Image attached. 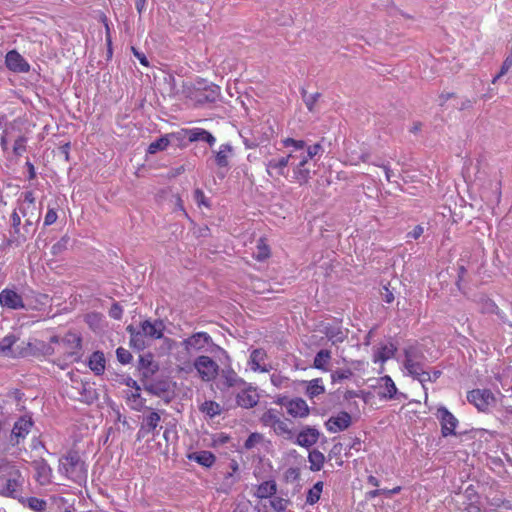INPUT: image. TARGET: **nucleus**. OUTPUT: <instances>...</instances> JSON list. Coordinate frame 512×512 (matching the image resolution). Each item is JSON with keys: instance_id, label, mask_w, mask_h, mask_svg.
Returning a JSON list of instances; mask_svg holds the SVG:
<instances>
[{"instance_id": "f257e3e1", "label": "nucleus", "mask_w": 512, "mask_h": 512, "mask_svg": "<svg viewBox=\"0 0 512 512\" xmlns=\"http://www.w3.org/2000/svg\"><path fill=\"white\" fill-rule=\"evenodd\" d=\"M186 95L195 103L203 105L216 102L221 95V89L218 85L206 79L197 78L187 87Z\"/></svg>"}, {"instance_id": "f03ea898", "label": "nucleus", "mask_w": 512, "mask_h": 512, "mask_svg": "<svg viewBox=\"0 0 512 512\" xmlns=\"http://www.w3.org/2000/svg\"><path fill=\"white\" fill-rule=\"evenodd\" d=\"M59 470L76 483H81L87 478L85 463L77 451H69L62 457Z\"/></svg>"}, {"instance_id": "7ed1b4c3", "label": "nucleus", "mask_w": 512, "mask_h": 512, "mask_svg": "<svg viewBox=\"0 0 512 512\" xmlns=\"http://www.w3.org/2000/svg\"><path fill=\"white\" fill-rule=\"evenodd\" d=\"M33 426L34 421L31 414H25L19 417L15 421L11 430L9 436V445L16 447L23 443Z\"/></svg>"}, {"instance_id": "20e7f679", "label": "nucleus", "mask_w": 512, "mask_h": 512, "mask_svg": "<svg viewBox=\"0 0 512 512\" xmlns=\"http://www.w3.org/2000/svg\"><path fill=\"white\" fill-rule=\"evenodd\" d=\"M17 341L18 337L14 334H8L4 338L0 339V355L9 358L26 357L30 354L34 356L37 355L36 352L28 351L32 350L31 343H27V347L25 348H14V345Z\"/></svg>"}, {"instance_id": "39448f33", "label": "nucleus", "mask_w": 512, "mask_h": 512, "mask_svg": "<svg viewBox=\"0 0 512 512\" xmlns=\"http://www.w3.org/2000/svg\"><path fill=\"white\" fill-rule=\"evenodd\" d=\"M193 366L204 382L213 381L219 374V365L209 356H198L194 360Z\"/></svg>"}, {"instance_id": "423d86ee", "label": "nucleus", "mask_w": 512, "mask_h": 512, "mask_svg": "<svg viewBox=\"0 0 512 512\" xmlns=\"http://www.w3.org/2000/svg\"><path fill=\"white\" fill-rule=\"evenodd\" d=\"M467 400L482 412H486L496 405V398L489 389H474L469 391Z\"/></svg>"}, {"instance_id": "0eeeda50", "label": "nucleus", "mask_w": 512, "mask_h": 512, "mask_svg": "<svg viewBox=\"0 0 512 512\" xmlns=\"http://www.w3.org/2000/svg\"><path fill=\"white\" fill-rule=\"evenodd\" d=\"M206 345H212L215 349L225 354L228 358L227 352L220 346L213 343L211 336L207 332L194 333L189 338L184 339L182 342V346L186 351H190L191 349L201 350Z\"/></svg>"}, {"instance_id": "6e6552de", "label": "nucleus", "mask_w": 512, "mask_h": 512, "mask_svg": "<svg viewBox=\"0 0 512 512\" xmlns=\"http://www.w3.org/2000/svg\"><path fill=\"white\" fill-rule=\"evenodd\" d=\"M299 156L298 160L290 162L293 172L292 179L299 185H305L311 179L310 160L304 154Z\"/></svg>"}, {"instance_id": "1a4fd4ad", "label": "nucleus", "mask_w": 512, "mask_h": 512, "mask_svg": "<svg viewBox=\"0 0 512 512\" xmlns=\"http://www.w3.org/2000/svg\"><path fill=\"white\" fill-rule=\"evenodd\" d=\"M436 417L440 422L443 437L456 435L455 429L459 421L445 406H440L437 409Z\"/></svg>"}, {"instance_id": "9d476101", "label": "nucleus", "mask_w": 512, "mask_h": 512, "mask_svg": "<svg viewBox=\"0 0 512 512\" xmlns=\"http://www.w3.org/2000/svg\"><path fill=\"white\" fill-rule=\"evenodd\" d=\"M213 153L214 164L219 169L218 176L224 178L225 172H221V170L225 169L226 171H228L230 167V159L234 155V148L230 143H224L219 146V149L217 151H213Z\"/></svg>"}, {"instance_id": "9b49d317", "label": "nucleus", "mask_w": 512, "mask_h": 512, "mask_svg": "<svg viewBox=\"0 0 512 512\" xmlns=\"http://www.w3.org/2000/svg\"><path fill=\"white\" fill-rule=\"evenodd\" d=\"M289 156H280L265 162L266 173L269 177L277 179L280 176L288 177Z\"/></svg>"}, {"instance_id": "f8f14e48", "label": "nucleus", "mask_w": 512, "mask_h": 512, "mask_svg": "<svg viewBox=\"0 0 512 512\" xmlns=\"http://www.w3.org/2000/svg\"><path fill=\"white\" fill-rule=\"evenodd\" d=\"M0 306L10 310L25 308L22 296L15 289L5 288L0 292Z\"/></svg>"}, {"instance_id": "ddd939ff", "label": "nucleus", "mask_w": 512, "mask_h": 512, "mask_svg": "<svg viewBox=\"0 0 512 512\" xmlns=\"http://www.w3.org/2000/svg\"><path fill=\"white\" fill-rule=\"evenodd\" d=\"M229 471L224 474V477L219 484L218 490L222 493L229 494L235 484L240 480L239 464L236 460H231L229 463Z\"/></svg>"}, {"instance_id": "4468645a", "label": "nucleus", "mask_w": 512, "mask_h": 512, "mask_svg": "<svg viewBox=\"0 0 512 512\" xmlns=\"http://www.w3.org/2000/svg\"><path fill=\"white\" fill-rule=\"evenodd\" d=\"M320 437V432L317 428L312 426H305L297 434L294 443L303 448L309 449L315 445Z\"/></svg>"}, {"instance_id": "2eb2a0df", "label": "nucleus", "mask_w": 512, "mask_h": 512, "mask_svg": "<svg viewBox=\"0 0 512 512\" xmlns=\"http://www.w3.org/2000/svg\"><path fill=\"white\" fill-rule=\"evenodd\" d=\"M61 345L65 348L68 356L74 357L75 360L80 358V350L82 349V338L80 335L68 332L61 339Z\"/></svg>"}, {"instance_id": "dca6fc26", "label": "nucleus", "mask_w": 512, "mask_h": 512, "mask_svg": "<svg viewBox=\"0 0 512 512\" xmlns=\"http://www.w3.org/2000/svg\"><path fill=\"white\" fill-rule=\"evenodd\" d=\"M352 423L351 415L346 411H341L337 416L330 417L326 423V429L331 433L344 431L350 427Z\"/></svg>"}, {"instance_id": "f3484780", "label": "nucleus", "mask_w": 512, "mask_h": 512, "mask_svg": "<svg viewBox=\"0 0 512 512\" xmlns=\"http://www.w3.org/2000/svg\"><path fill=\"white\" fill-rule=\"evenodd\" d=\"M241 391L236 395V402L238 406L242 408H253L259 401V395L256 390L247 384V386H241Z\"/></svg>"}, {"instance_id": "a211bd4d", "label": "nucleus", "mask_w": 512, "mask_h": 512, "mask_svg": "<svg viewBox=\"0 0 512 512\" xmlns=\"http://www.w3.org/2000/svg\"><path fill=\"white\" fill-rule=\"evenodd\" d=\"M5 64L13 72L27 73L30 70L29 63L16 50H11L6 54Z\"/></svg>"}, {"instance_id": "6ab92c4d", "label": "nucleus", "mask_w": 512, "mask_h": 512, "mask_svg": "<svg viewBox=\"0 0 512 512\" xmlns=\"http://www.w3.org/2000/svg\"><path fill=\"white\" fill-rule=\"evenodd\" d=\"M281 144L284 148L288 149L285 156H289L290 162L298 160L300 158L299 155H303L302 152H305L306 142L304 140L286 137L281 140Z\"/></svg>"}, {"instance_id": "aec40b11", "label": "nucleus", "mask_w": 512, "mask_h": 512, "mask_svg": "<svg viewBox=\"0 0 512 512\" xmlns=\"http://www.w3.org/2000/svg\"><path fill=\"white\" fill-rule=\"evenodd\" d=\"M322 333L332 344L342 343L348 336V330L344 329L340 323L322 325Z\"/></svg>"}, {"instance_id": "412c9836", "label": "nucleus", "mask_w": 512, "mask_h": 512, "mask_svg": "<svg viewBox=\"0 0 512 512\" xmlns=\"http://www.w3.org/2000/svg\"><path fill=\"white\" fill-rule=\"evenodd\" d=\"M138 369L142 377L148 379L159 370V366L153 360V355L151 353H147L139 356Z\"/></svg>"}, {"instance_id": "4be33fe9", "label": "nucleus", "mask_w": 512, "mask_h": 512, "mask_svg": "<svg viewBox=\"0 0 512 512\" xmlns=\"http://www.w3.org/2000/svg\"><path fill=\"white\" fill-rule=\"evenodd\" d=\"M287 413L294 418H304L309 415V407L306 401L302 398H294L290 399V402L287 403Z\"/></svg>"}, {"instance_id": "5701e85b", "label": "nucleus", "mask_w": 512, "mask_h": 512, "mask_svg": "<svg viewBox=\"0 0 512 512\" xmlns=\"http://www.w3.org/2000/svg\"><path fill=\"white\" fill-rule=\"evenodd\" d=\"M224 388L247 386V383L240 378L237 373L231 368H223L220 372Z\"/></svg>"}, {"instance_id": "b1692460", "label": "nucleus", "mask_w": 512, "mask_h": 512, "mask_svg": "<svg viewBox=\"0 0 512 512\" xmlns=\"http://www.w3.org/2000/svg\"><path fill=\"white\" fill-rule=\"evenodd\" d=\"M33 468L36 471V479L41 484L50 482L52 469L45 459L36 460L32 463Z\"/></svg>"}, {"instance_id": "393cba45", "label": "nucleus", "mask_w": 512, "mask_h": 512, "mask_svg": "<svg viewBox=\"0 0 512 512\" xmlns=\"http://www.w3.org/2000/svg\"><path fill=\"white\" fill-rule=\"evenodd\" d=\"M187 458L190 461H195L199 465L206 467V468H210L211 466H213V464L216 461L215 455L211 451H208V450H202V451H196V452L189 453Z\"/></svg>"}, {"instance_id": "a878e982", "label": "nucleus", "mask_w": 512, "mask_h": 512, "mask_svg": "<svg viewBox=\"0 0 512 512\" xmlns=\"http://www.w3.org/2000/svg\"><path fill=\"white\" fill-rule=\"evenodd\" d=\"M79 385L80 387H76L80 394L78 400L87 404H92L98 399V393L96 389H94L89 382L81 381Z\"/></svg>"}, {"instance_id": "bb28decb", "label": "nucleus", "mask_w": 512, "mask_h": 512, "mask_svg": "<svg viewBox=\"0 0 512 512\" xmlns=\"http://www.w3.org/2000/svg\"><path fill=\"white\" fill-rule=\"evenodd\" d=\"M463 498L467 502V509L469 512H481L480 506H479V494L476 491L475 487L473 485H469L464 493Z\"/></svg>"}, {"instance_id": "cd10ccee", "label": "nucleus", "mask_w": 512, "mask_h": 512, "mask_svg": "<svg viewBox=\"0 0 512 512\" xmlns=\"http://www.w3.org/2000/svg\"><path fill=\"white\" fill-rule=\"evenodd\" d=\"M105 356L101 351H95L91 354L88 361L89 368L95 373V375H102L105 371Z\"/></svg>"}, {"instance_id": "c85d7f7f", "label": "nucleus", "mask_w": 512, "mask_h": 512, "mask_svg": "<svg viewBox=\"0 0 512 512\" xmlns=\"http://www.w3.org/2000/svg\"><path fill=\"white\" fill-rule=\"evenodd\" d=\"M188 139L191 142L203 141L213 146L216 142L215 137L207 130L202 128H193L188 131Z\"/></svg>"}, {"instance_id": "c756f323", "label": "nucleus", "mask_w": 512, "mask_h": 512, "mask_svg": "<svg viewBox=\"0 0 512 512\" xmlns=\"http://www.w3.org/2000/svg\"><path fill=\"white\" fill-rule=\"evenodd\" d=\"M404 365L409 363L423 362L425 355L417 345H409L404 348Z\"/></svg>"}, {"instance_id": "7c9ffc66", "label": "nucleus", "mask_w": 512, "mask_h": 512, "mask_svg": "<svg viewBox=\"0 0 512 512\" xmlns=\"http://www.w3.org/2000/svg\"><path fill=\"white\" fill-rule=\"evenodd\" d=\"M397 347L393 343L382 344L374 354V362H386L394 357Z\"/></svg>"}, {"instance_id": "2f4dec72", "label": "nucleus", "mask_w": 512, "mask_h": 512, "mask_svg": "<svg viewBox=\"0 0 512 512\" xmlns=\"http://www.w3.org/2000/svg\"><path fill=\"white\" fill-rule=\"evenodd\" d=\"M277 492V484L274 480H268L258 485L255 495L260 499L271 498Z\"/></svg>"}, {"instance_id": "473e14b6", "label": "nucleus", "mask_w": 512, "mask_h": 512, "mask_svg": "<svg viewBox=\"0 0 512 512\" xmlns=\"http://www.w3.org/2000/svg\"><path fill=\"white\" fill-rule=\"evenodd\" d=\"M18 481L15 478L4 479L0 477V494L9 497H16Z\"/></svg>"}, {"instance_id": "72a5a7b5", "label": "nucleus", "mask_w": 512, "mask_h": 512, "mask_svg": "<svg viewBox=\"0 0 512 512\" xmlns=\"http://www.w3.org/2000/svg\"><path fill=\"white\" fill-rule=\"evenodd\" d=\"M308 461L310 463V470L313 472L320 471L325 463V456L317 449L309 451Z\"/></svg>"}, {"instance_id": "f704fd0d", "label": "nucleus", "mask_w": 512, "mask_h": 512, "mask_svg": "<svg viewBox=\"0 0 512 512\" xmlns=\"http://www.w3.org/2000/svg\"><path fill=\"white\" fill-rule=\"evenodd\" d=\"M331 360V352L327 349H322L317 352V354L314 357L313 361V367L322 370V371H328L327 365L329 361Z\"/></svg>"}, {"instance_id": "c9c22d12", "label": "nucleus", "mask_w": 512, "mask_h": 512, "mask_svg": "<svg viewBox=\"0 0 512 512\" xmlns=\"http://www.w3.org/2000/svg\"><path fill=\"white\" fill-rule=\"evenodd\" d=\"M266 358V352L263 349H254L250 355V364L251 369L254 371L260 370L262 372H266L267 369L261 367L260 363L263 362Z\"/></svg>"}, {"instance_id": "e433bc0d", "label": "nucleus", "mask_w": 512, "mask_h": 512, "mask_svg": "<svg viewBox=\"0 0 512 512\" xmlns=\"http://www.w3.org/2000/svg\"><path fill=\"white\" fill-rule=\"evenodd\" d=\"M23 243H25V236H23V230L20 225H17V227H11V230L9 231V238L7 239V245L11 247H19Z\"/></svg>"}, {"instance_id": "4c0bfd02", "label": "nucleus", "mask_w": 512, "mask_h": 512, "mask_svg": "<svg viewBox=\"0 0 512 512\" xmlns=\"http://www.w3.org/2000/svg\"><path fill=\"white\" fill-rule=\"evenodd\" d=\"M199 410L210 418L220 415L222 411L220 404L212 400H206L203 402L200 405Z\"/></svg>"}, {"instance_id": "58836bf2", "label": "nucleus", "mask_w": 512, "mask_h": 512, "mask_svg": "<svg viewBox=\"0 0 512 512\" xmlns=\"http://www.w3.org/2000/svg\"><path fill=\"white\" fill-rule=\"evenodd\" d=\"M272 428L277 435L283 436L288 440L294 439V432L289 428L287 420H281L279 418Z\"/></svg>"}, {"instance_id": "ea45409f", "label": "nucleus", "mask_w": 512, "mask_h": 512, "mask_svg": "<svg viewBox=\"0 0 512 512\" xmlns=\"http://www.w3.org/2000/svg\"><path fill=\"white\" fill-rule=\"evenodd\" d=\"M325 392V387L322 385V379L316 378L308 382L306 387V394L310 398H314Z\"/></svg>"}, {"instance_id": "a19ab883", "label": "nucleus", "mask_w": 512, "mask_h": 512, "mask_svg": "<svg viewBox=\"0 0 512 512\" xmlns=\"http://www.w3.org/2000/svg\"><path fill=\"white\" fill-rule=\"evenodd\" d=\"M381 381L384 382V391L381 392V397L383 398H387V399H392L395 397L396 393H397V388H396V385L394 383V381L392 380V378L388 375L384 376L381 378Z\"/></svg>"}, {"instance_id": "79ce46f5", "label": "nucleus", "mask_w": 512, "mask_h": 512, "mask_svg": "<svg viewBox=\"0 0 512 512\" xmlns=\"http://www.w3.org/2000/svg\"><path fill=\"white\" fill-rule=\"evenodd\" d=\"M323 490V482H316L311 489L308 490L306 495V503L309 505H314L320 499L321 493Z\"/></svg>"}, {"instance_id": "37998d69", "label": "nucleus", "mask_w": 512, "mask_h": 512, "mask_svg": "<svg viewBox=\"0 0 512 512\" xmlns=\"http://www.w3.org/2000/svg\"><path fill=\"white\" fill-rule=\"evenodd\" d=\"M140 330L144 333L146 337L151 339H161L163 337V333L156 330L155 326H153L150 320H144L140 324Z\"/></svg>"}, {"instance_id": "c03bdc74", "label": "nucleus", "mask_w": 512, "mask_h": 512, "mask_svg": "<svg viewBox=\"0 0 512 512\" xmlns=\"http://www.w3.org/2000/svg\"><path fill=\"white\" fill-rule=\"evenodd\" d=\"M144 389L146 392H148L152 395L161 396L162 394H164L168 391V385L166 382L159 381V382L145 384Z\"/></svg>"}, {"instance_id": "a18cd8bd", "label": "nucleus", "mask_w": 512, "mask_h": 512, "mask_svg": "<svg viewBox=\"0 0 512 512\" xmlns=\"http://www.w3.org/2000/svg\"><path fill=\"white\" fill-rule=\"evenodd\" d=\"M161 421V416L159 412L154 409L149 412L148 415L144 416L143 423L146 425L148 429H151L156 433V429L159 426Z\"/></svg>"}, {"instance_id": "49530a36", "label": "nucleus", "mask_w": 512, "mask_h": 512, "mask_svg": "<svg viewBox=\"0 0 512 512\" xmlns=\"http://www.w3.org/2000/svg\"><path fill=\"white\" fill-rule=\"evenodd\" d=\"M69 243L70 237L65 234L51 247V254L55 257L60 256L68 249Z\"/></svg>"}, {"instance_id": "de8ad7c7", "label": "nucleus", "mask_w": 512, "mask_h": 512, "mask_svg": "<svg viewBox=\"0 0 512 512\" xmlns=\"http://www.w3.org/2000/svg\"><path fill=\"white\" fill-rule=\"evenodd\" d=\"M169 144H170V140H169L168 136H162V137L158 138L157 140H155L154 142H152L149 145L147 151L150 154H154L158 151L165 150Z\"/></svg>"}, {"instance_id": "09e8293b", "label": "nucleus", "mask_w": 512, "mask_h": 512, "mask_svg": "<svg viewBox=\"0 0 512 512\" xmlns=\"http://www.w3.org/2000/svg\"><path fill=\"white\" fill-rule=\"evenodd\" d=\"M145 338L146 336L139 329V333H135V336L131 337L130 346L136 349L137 351L144 350L148 346V343L146 342Z\"/></svg>"}, {"instance_id": "8fccbe9b", "label": "nucleus", "mask_w": 512, "mask_h": 512, "mask_svg": "<svg viewBox=\"0 0 512 512\" xmlns=\"http://www.w3.org/2000/svg\"><path fill=\"white\" fill-rule=\"evenodd\" d=\"M302 99L310 112L314 111V106L318 99L321 97V93L316 92L314 94H308L305 89L301 90Z\"/></svg>"}, {"instance_id": "3c124183", "label": "nucleus", "mask_w": 512, "mask_h": 512, "mask_svg": "<svg viewBox=\"0 0 512 512\" xmlns=\"http://www.w3.org/2000/svg\"><path fill=\"white\" fill-rule=\"evenodd\" d=\"M290 503L291 501L289 499L279 496L274 495L270 498V506L275 512H284Z\"/></svg>"}, {"instance_id": "603ef678", "label": "nucleus", "mask_w": 512, "mask_h": 512, "mask_svg": "<svg viewBox=\"0 0 512 512\" xmlns=\"http://www.w3.org/2000/svg\"><path fill=\"white\" fill-rule=\"evenodd\" d=\"M27 506L37 512H42L46 509L47 503L43 499L37 497H29L26 499Z\"/></svg>"}, {"instance_id": "864d4df0", "label": "nucleus", "mask_w": 512, "mask_h": 512, "mask_svg": "<svg viewBox=\"0 0 512 512\" xmlns=\"http://www.w3.org/2000/svg\"><path fill=\"white\" fill-rule=\"evenodd\" d=\"M404 368L407 370L408 375L413 378L418 375H423V371L425 370L423 362L405 364Z\"/></svg>"}, {"instance_id": "5fc2aeb1", "label": "nucleus", "mask_w": 512, "mask_h": 512, "mask_svg": "<svg viewBox=\"0 0 512 512\" xmlns=\"http://www.w3.org/2000/svg\"><path fill=\"white\" fill-rule=\"evenodd\" d=\"M279 419L278 411L275 409H269L262 415V422L266 426H270L271 428L275 425L276 421Z\"/></svg>"}, {"instance_id": "6e6d98bb", "label": "nucleus", "mask_w": 512, "mask_h": 512, "mask_svg": "<svg viewBox=\"0 0 512 512\" xmlns=\"http://www.w3.org/2000/svg\"><path fill=\"white\" fill-rule=\"evenodd\" d=\"M323 152V147L320 143H315L313 145L305 146V152H302L310 161L314 159L315 156L319 155Z\"/></svg>"}, {"instance_id": "4d7b16f0", "label": "nucleus", "mask_w": 512, "mask_h": 512, "mask_svg": "<svg viewBox=\"0 0 512 512\" xmlns=\"http://www.w3.org/2000/svg\"><path fill=\"white\" fill-rule=\"evenodd\" d=\"M27 138L23 135L18 136L14 141L13 153L15 156H21L26 151Z\"/></svg>"}, {"instance_id": "13d9d810", "label": "nucleus", "mask_w": 512, "mask_h": 512, "mask_svg": "<svg viewBox=\"0 0 512 512\" xmlns=\"http://www.w3.org/2000/svg\"><path fill=\"white\" fill-rule=\"evenodd\" d=\"M116 357H117V360L123 365L129 364L133 358L132 354L127 349H125L123 347L117 348Z\"/></svg>"}, {"instance_id": "bf43d9fd", "label": "nucleus", "mask_w": 512, "mask_h": 512, "mask_svg": "<svg viewBox=\"0 0 512 512\" xmlns=\"http://www.w3.org/2000/svg\"><path fill=\"white\" fill-rule=\"evenodd\" d=\"M353 375L350 369H339L331 374L332 382H339L345 379H349Z\"/></svg>"}, {"instance_id": "052dcab7", "label": "nucleus", "mask_w": 512, "mask_h": 512, "mask_svg": "<svg viewBox=\"0 0 512 512\" xmlns=\"http://www.w3.org/2000/svg\"><path fill=\"white\" fill-rule=\"evenodd\" d=\"M23 236H25V242L30 239L36 232V225L31 219H26L22 226Z\"/></svg>"}, {"instance_id": "680f3d73", "label": "nucleus", "mask_w": 512, "mask_h": 512, "mask_svg": "<svg viewBox=\"0 0 512 512\" xmlns=\"http://www.w3.org/2000/svg\"><path fill=\"white\" fill-rule=\"evenodd\" d=\"M269 248L265 245L262 240L257 245V252L254 254V257L258 261H264L269 257Z\"/></svg>"}, {"instance_id": "e2e57ef3", "label": "nucleus", "mask_w": 512, "mask_h": 512, "mask_svg": "<svg viewBox=\"0 0 512 512\" xmlns=\"http://www.w3.org/2000/svg\"><path fill=\"white\" fill-rule=\"evenodd\" d=\"M489 504H490V506H492L494 508H505V509L512 508V504L510 503V501L502 499L501 497H499L497 495L492 497L489 500Z\"/></svg>"}, {"instance_id": "0e129e2a", "label": "nucleus", "mask_w": 512, "mask_h": 512, "mask_svg": "<svg viewBox=\"0 0 512 512\" xmlns=\"http://www.w3.org/2000/svg\"><path fill=\"white\" fill-rule=\"evenodd\" d=\"M511 67H512V57L507 56L502 63L499 73L494 77L492 82L495 83L497 81V79H499L500 77L505 75Z\"/></svg>"}, {"instance_id": "69168bd1", "label": "nucleus", "mask_w": 512, "mask_h": 512, "mask_svg": "<svg viewBox=\"0 0 512 512\" xmlns=\"http://www.w3.org/2000/svg\"><path fill=\"white\" fill-rule=\"evenodd\" d=\"M262 439V436L259 433H252L248 436V438L244 442V447L247 450L252 449L257 443H259Z\"/></svg>"}, {"instance_id": "338daca9", "label": "nucleus", "mask_w": 512, "mask_h": 512, "mask_svg": "<svg viewBox=\"0 0 512 512\" xmlns=\"http://www.w3.org/2000/svg\"><path fill=\"white\" fill-rule=\"evenodd\" d=\"M498 307L491 299H484L482 304V312L494 314L497 313Z\"/></svg>"}, {"instance_id": "774afa93", "label": "nucleus", "mask_w": 512, "mask_h": 512, "mask_svg": "<svg viewBox=\"0 0 512 512\" xmlns=\"http://www.w3.org/2000/svg\"><path fill=\"white\" fill-rule=\"evenodd\" d=\"M122 315H123V309L122 307L120 306L119 303H114L110 310H109V316L115 320H120L122 318Z\"/></svg>"}]
</instances>
